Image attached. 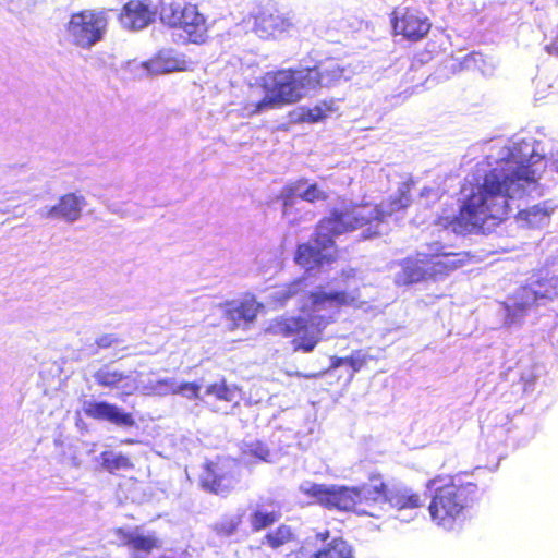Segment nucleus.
Returning <instances> with one entry per match:
<instances>
[{"instance_id":"26","label":"nucleus","mask_w":558,"mask_h":558,"mask_svg":"<svg viewBox=\"0 0 558 558\" xmlns=\"http://www.w3.org/2000/svg\"><path fill=\"white\" fill-rule=\"evenodd\" d=\"M336 110V102L333 100L323 101L313 108H301L298 120L308 123L319 122L331 116Z\"/></svg>"},{"instance_id":"19","label":"nucleus","mask_w":558,"mask_h":558,"mask_svg":"<svg viewBox=\"0 0 558 558\" xmlns=\"http://www.w3.org/2000/svg\"><path fill=\"white\" fill-rule=\"evenodd\" d=\"M118 545L128 546L135 553L149 554L153 549H159L162 546L161 541L154 534H145L138 527L133 530L118 529L114 532Z\"/></svg>"},{"instance_id":"14","label":"nucleus","mask_w":558,"mask_h":558,"mask_svg":"<svg viewBox=\"0 0 558 558\" xmlns=\"http://www.w3.org/2000/svg\"><path fill=\"white\" fill-rule=\"evenodd\" d=\"M93 377L101 387L118 389L120 396H131L140 389L137 377L134 374H124L110 364L101 366Z\"/></svg>"},{"instance_id":"17","label":"nucleus","mask_w":558,"mask_h":558,"mask_svg":"<svg viewBox=\"0 0 558 558\" xmlns=\"http://www.w3.org/2000/svg\"><path fill=\"white\" fill-rule=\"evenodd\" d=\"M430 24L414 10H405L403 13L396 12L393 29L405 38L416 41L423 38L429 31Z\"/></svg>"},{"instance_id":"8","label":"nucleus","mask_w":558,"mask_h":558,"mask_svg":"<svg viewBox=\"0 0 558 558\" xmlns=\"http://www.w3.org/2000/svg\"><path fill=\"white\" fill-rule=\"evenodd\" d=\"M557 295V277L542 278L519 288L505 304V323L508 326L520 324L534 304H539L543 300H551Z\"/></svg>"},{"instance_id":"34","label":"nucleus","mask_w":558,"mask_h":558,"mask_svg":"<svg viewBox=\"0 0 558 558\" xmlns=\"http://www.w3.org/2000/svg\"><path fill=\"white\" fill-rule=\"evenodd\" d=\"M203 386L196 383H178L175 393L182 397L193 400L198 399L202 401L203 395H201Z\"/></svg>"},{"instance_id":"24","label":"nucleus","mask_w":558,"mask_h":558,"mask_svg":"<svg viewBox=\"0 0 558 558\" xmlns=\"http://www.w3.org/2000/svg\"><path fill=\"white\" fill-rule=\"evenodd\" d=\"M238 395L235 386H228L225 380L205 386L202 401L209 403L210 400L233 402Z\"/></svg>"},{"instance_id":"38","label":"nucleus","mask_w":558,"mask_h":558,"mask_svg":"<svg viewBox=\"0 0 558 558\" xmlns=\"http://www.w3.org/2000/svg\"><path fill=\"white\" fill-rule=\"evenodd\" d=\"M365 364V356L361 353H355L347 357V365H349L353 372L360 371Z\"/></svg>"},{"instance_id":"11","label":"nucleus","mask_w":558,"mask_h":558,"mask_svg":"<svg viewBox=\"0 0 558 558\" xmlns=\"http://www.w3.org/2000/svg\"><path fill=\"white\" fill-rule=\"evenodd\" d=\"M234 466L235 462L230 459L207 464L201 475L202 486L215 494L228 493L236 483Z\"/></svg>"},{"instance_id":"36","label":"nucleus","mask_w":558,"mask_h":558,"mask_svg":"<svg viewBox=\"0 0 558 558\" xmlns=\"http://www.w3.org/2000/svg\"><path fill=\"white\" fill-rule=\"evenodd\" d=\"M244 323H250L255 319L258 310L260 308V304L257 303L254 299L245 300L241 303Z\"/></svg>"},{"instance_id":"46","label":"nucleus","mask_w":558,"mask_h":558,"mask_svg":"<svg viewBox=\"0 0 558 558\" xmlns=\"http://www.w3.org/2000/svg\"><path fill=\"white\" fill-rule=\"evenodd\" d=\"M134 558H138L137 556H135Z\"/></svg>"},{"instance_id":"40","label":"nucleus","mask_w":558,"mask_h":558,"mask_svg":"<svg viewBox=\"0 0 558 558\" xmlns=\"http://www.w3.org/2000/svg\"><path fill=\"white\" fill-rule=\"evenodd\" d=\"M347 364V357H331L330 368H338L341 365Z\"/></svg>"},{"instance_id":"23","label":"nucleus","mask_w":558,"mask_h":558,"mask_svg":"<svg viewBox=\"0 0 558 558\" xmlns=\"http://www.w3.org/2000/svg\"><path fill=\"white\" fill-rule=\"evenodd\" d=\"M280 518L281 512L274 504H258L250 515V523L253 531H260L272 525Z\"/></svg>"},{"instance_id":"9","label":"nucleus","mask_w":558,"mask_h":558,"mask_svg":"<svg viewBox=\"0 0 558 558\" xmlns=\"http://www.w3.org/2000/svg\"><path fill=\"white\" fill-rule=\"evenodd\" d=\"M108 13L105 9H84L70 15L66 23L68 40L82 49H90L107 33Z\"/></svg>"},{"instance_id":"29","label":"nucleus","mask_w":558,"mask_h":558,"mask_svg":"<svg viewBox=\"0 0 558 558\" xmlns=\"http://www.w3.org/2000/svg\"><path fill=\"white\" fill-rule=\"evenodd\" d=\"M305 287H306L305 279L301 278V279H298V280L291 282L290 284L282 286V287L275 289L270 293V298L274 300V302L283 304L290 298H293V296L298 295L299 293H301Z\"/></svg>"},{"instance_id":"44","label":"nucleus","mask_w":558,"mask_h":558,"mask_svg":"<svg viewBox=\"0 0 558 558\" xmlns=\"http://www.w3.org/2000/svg\"><path fill=\"white\" fill-rule=\"evenodd\" d=\"M344 275H345L347 277H352V276H354V270H353V269H350L348 272H344Z\"/></svg>"},{"instance_id":"39","label":"nucleus","mask_w":558,"mask_h":558,"mask_svg":"<svg viewBox=\"0 0 558 558\" xmlns=\"http://www.w3.org/2000/svg\"><path fill=\"white\" fill-rule=\"evenodd\" d=\"M140 376H141V374H137L136 377H140ZM155 380L156 379H148L147 381H144V380H141L140 378H137V383L140 384V389H137V391H141L142 393L148 395V396L154 395L153 391L150 390V387H154Z\"/></svg>"},{"instance_id":"22","label":"nucleus","mask_w":558,"mask_h":558,"mask_svg":"<svg viewBox=\"0 0 558 558\" xmlns=\"http://www.w3.org/2000/svg\"><path fill=\"white\" fill-rule=\"evenodd\" d=\"M150 68L153 69L154 75L185 71L189 69L185 59L171 50H162L150 59Z\"/></svg>"},{"instance_id":"42","label":"nucleus","mask_w":558,"mask_h":558,"mask_svg":"<svg viewBox=\"0 0 558 558\" xmlns=\"http://www.w3.org/2000/svg\"><path fill=\"white\" fill-rule=\"evenodd\" d=\"M329 537H330V533H329V531H327V530H326V531H324V532H318V533L316 534V538H317V539H320V541H323V542H326Z\"/></svg>"},{"instance_id":"5","label":"nucleus","mask_w":558,"mask_h":558,"mask_svg":"<svg viewBox=\"0 0 558 558\" xmlns=\"http://www.w3.org/2000/svg\"><path fill=\"white\" fill-rule=\"evenodd\" d=\"M305 69L281 70L263 77L265 97L254 105L252 113H262L284 104H294L313 92V83Z\"/></svg>"},{"instance_id":"13","label":"nucleus","mask_w":558,"mask_h":558,"mask_svg":"<svg viewBox=\"0 0 558 558\" xmlns=\"http://www.w3.org/2000/svg\"><path fill=\"white\" fill-rule=\"evenodd\" d=\"M156 13L148 0H131L124 4L119 22L124 29L136 32L151 24Z\"/></svg>"},{"instance_id":"10","label":"nucleus","mask_w":558,"mask_h":558,"mask_svg":"<svg viewBox=\"0 0 558 558\" xmlns=\"http://www.w3.org/2000/svg\"><path fill=\"white\" fill-rule=\"evenodd\" d=\"M160 19L171 27L182 28L192 43H201L207 32L205 17L193 4L171 3L163 5Z\"/></svg>"},{"instance_id":"35","label":"nucleus","mask_w":558,"mask_h":558,"mask_svg":"<svg viewBox=\"0 0 558 558\" xmlns=\"http://www.w3.org/2000/svg\"><path fill=\"white\" fill-rule=\"evenodd\" d=\"M328 198V192L319 186L317 183H311L305 194V202L315 203L317 201H325Z\"/></svg>"},{"instance_id":"20","label":"nucleus","mask_w":558,"mask_h":558,"mask_svg":"<svg viewBox=\"0 0 558 558\" xmlns=\"http://www.w3.org/2000/svg\"><path fill=\"white\" fill-rule=\"evenodd\" d=\"M554 206L546 201L518 213V221L527 228H544L549 225Z\"/></svg>"},{"instance_id":"21","label":"nucleus","mask_w":558,"mask_h":558,"mask_svg":"<svg viewBox=\"0 0 558 558\" xmlns=\"http://www.w3.org/2000/svg\"><path fill=\"white\" fill-rule=\"evenodd\" d=\"M293 26L289 19L274 14H263L255 17L254 29L262 38H268L288 32Z\"/></svg>"},{"instance_id":"15","label":"nucleus","mask_w":558,"mask_h":558,"mask_svg":"<svg viewBox=\"0 0 558 558\" xmlns=\"http://www.w3.org/2000/svg\"><path fill=\"white\" fill-rule=\"evenodd\" d=\"M83 410L88 417L107 421L118 427H132L135 425L133 415L113 403L106 401H85Z\"/></svg>"},{"instance_id":"2","label":"nucleus","mask_w":558,"mask_h":558,"mask_svg":"<svg viewBox=\"0 0 558 558\" xmlns=\"http://www.w3.org/2000/svg\"><path fill=\"white\" fill-rule=\"evenodd\" d=\"M410 185L403 183L398 190V196L379 206L359 205L337 208L330 216L323 219L316 229L313 243L301 244L295 254L298 265L307 271L335 258L333 239L342 233L353 231L357 227L368 225L363 232L364 239L381 234V225L388 216L405 208L410 204Z\"/></svg>"},{"instance_id":"25","label":"nucleus","mask_w":558,"mask_h":558,"mask_svg":"<svg viewBox=\"0 0 558 558\" xmlns=\"http://www.w3.org/2000/svg\"><path fill=\"white\" fill-rule=\"evenodd\" d=\"M310 558H354V556L347 541L335 537Z\"/></svg>"},{"instance_id":"28","label":"nucleus","mask_w":558,"mask_h":558,"mask_svg":"<svg viewBox=\"0 0 558 558\" xmlns=\"http://www.w3.org/2000/svg\"><path fill=\"white\" fill-rule=\"evenodd\" d=\"M99 462L102 465V468L109 471L110 473H113L114 471L119 470H128L133 466L130 459L126 456L113 451L102 452L99 456Z\"/></svg>"},{"instance_id":"16","label":"nucleus","mask_w":558,"mask_h":558,"mask_svg":"<svg viewBox=\"0 0 558 558\" xmlns=\"http://www.w3.org/2000/svg\"><path fill=\"white\" fill-rule=\"evenodd\" d=\"M85 206L86 199L83 195L69 193L63 195L57 205L43 207L39 214L45 218H59L66 222H74L80 219Z\"/></svg>"},{"instance_id":"37","label":"nucleus","mask_w":558,"mask_h":558,"mask_svg":"<svg viewBox=\"0 0 558 558\" xmlns=\"http://www.w3.org/2000/svg\"><path fill=\"white\" fill-rule=\"evenodd\" d=\"M242 305L240 304H233L231 305L227 311V317L232 320L236 326H239L242 322H244V315Z\"/></svg>"},{"instance_id":"3","label":"nucleus","mask_w":558,"mask_h":558,"mask_svg":"<svg viewBox=\"0 0 558 558\" xmlns=\"http://www.w3.org/2000/svg\"><path fill=\"white\" fill-rule=\"evenodd\" d=\"M385 485L379 480H374L362 487H344L337 485L316 484L303 482L300 492L314 498L318 504L328 508L343 511H354L359 514L378 518V508L389 505L399 510L418 508L421 500L418 495L407 487L392 488L386 492Z\"/></svg>"},{"instance_id":"4","label":"nucleus","mask_w":558,"mask_h":558,"mask_svg":"<svg viewBox=\"0 0 558 558\" xmlns=\"http://www.w3.org/2000/svg\"><path fill=\"white\" fill-rule=\"evenodd\" d=\"M357 289L342 291H326L318 289L310 293L307 301L302 305V317L276 319L269 330L283 337L295 336L293 344L295 350L312 352L322 339L325 328L332 324L342 306H360Z\"/></svg>"},{"instance_id":"43","label":"nucleus","mask_w":558,"mask_h":558,"mask_svg":"<svg viewBox=\"0 0 558 558\" xmlns=\"http://www.w3.org/2000/svg\"><path fill=\"white\" fill-rule=\"evenodd\" d=\"M550 167L553 168V170L558 172V154L556 156H553L550 160Z\"/></svg>"},{"instance_id":"12","label":"nucleus","mask_w":558,"mask_h":558,"mask_svg":"<svg viewBox=\"0 0 558 558\" xmlns=\"http://www.w3.org/2000/svg\"><path fill=\"white\" fill-rule=\"evenodd\" d=\"M311 182L305 179H300L287 184L280 192L279 198L282 201V216L291 226L299 225L302 221L312 220L313 214L306 211L302 216H298L299 199L304 201L307 187Z\"/></svg>"},{"instance_id":"18","label":"nucleus","mask_w":558,"mask_h":558,"mask_svg":"<svg viewBox=\"0 0 558 558\" xmlns=\"http://www.w3.org/2000/svg\"><path fill=\"white\" fill-rule=\"evenodd\" d=\"M314 80L313 90L318 87H330L341 80H349L352 71L348 70L337 60H327L313 69H305Z\"/></svg>"},{"instance_id":"45","label":"nucleus","mask_w":558,"mask_h":558,"mask_svg":"<svg viewBox=\"0 0 558 558\" xmlns=\"http://www.w3.org/2000/svg\"><path fill=\"white\" fill-rule=\"evenodd\" d=\"M317 375H307L305 376L306 378H312V377H316Z\"/></svg>"},{"instance_id":"32","label":"nucleus","mask_w":558,"mask_h":558,"mask_svg":"<svg viewBox=\"0 0 558 558\" xmlns=\"http://www.w3.org/2000/svg\"><path fill=\"white\" fill-rule=\"evenodd\" d=\"M123 69L132 74L134 77L142 78L144 76L154 75L153 69L150 68V60L137 61L129 60L125 62Z\"/></svg>"},{"instance_id":"7","label":"nucleus","mask_w":558,"mask_h":558,"mask_svg":"<svg viewBox=\"0 0 558 558\" xmlns=\"http://www.w3.org/2000/svg\"><path fill=\"white\" fill-rule=\"evenodd\" d=\"M439 243H433L408 258L403 264L404 283L418 282L428 278H437L461 266L462 260L457 254L445 252Z\"/></svg>"},{"instance_id":"27","label":"nucleus","mask_w":558,"mask_h":558,"mask_svg":"<svg viewBox=\"0 0 558 558\" xmlns=\"http://www.w3.org/2000/svg\"><path fill=\"white\" fill-rule=\"evenodd\" d=\"M270 451L260 441L244 442L241 447V459L244 463L269 462Z\"/></svg>"},{"instance_id":"33","label":"nucleus","mask_w":558,"mask_h":558,"mask_svg":"<svg viewBox=\"0 0 558 558\" xmlns=\"http://www.w3.org/2000/svg\"><path fill=\"white\" fill-rule=\"evenodd\" d=\"M178 381L173 377L160 378L156 379L154 387H150V390L155 396H167L170 393H175Z\"/></svg>"},{"instance_id":"6","label":"nucleus","mask_w":558,"mask_h":558,"mask_svg":"<svg viewBox=\"0 0 558 558\" xmlns=\"http://www.w3.org/2000/svg\"><path fill=\"white\" fill-rule=\"evenodd\" d=\"M442 478L436 477L428 482V488L435 489V495L429 505V514L438 525L450 529L452 523L462 514L472 496L476 493L473 483H460V478H453L448 484L439 485Z\"/></svg>"},{"instance_id":"1","label":"nucleus","mask_w":558,"mask_h":558,"mask_svg":"<svg viewBox=\"0 0 558 558\" xmlns=\"http://www.w3.org/2000/svg\"><path fill=\"white\" fill-rule=\"evenodd\" d=\"M545 168L543 145L532 135L492 143L473 181L461 190L459 210L444 209L436 227L454 234L489 231L519 207L518 201L541 195L538 180Z\"/></svg>"},{"instance_id":"41","label":"nucleus","mask_w":558,"mask_h":558,"mask_svg":"<svg viewBox=\"0 0 558 558\" xmlns=\"http://www.w3.org/2000/svg\"><path fill=\"white\" fill-rule=\"evenodd\" d=\"M111 343H112V341H111L110 337H102L98 341V345L101 348H108L111 345Z\"/></svg>"},{"instance_id":"30","label":"nucleus","mask_w":558,"mask_h":558,"mask_svg":"<svg viewBox=\"0 0 558 558\" xmlns=\"http://www.w3.org/2000/svg\"><path fill=\"white\" fill-rule=\"evenodd\" d=\"M293 539V532L288 525H280L274 532L268 533L264 539L263 544H267L271 548L276 549L281 547L282 545L291 542Z\"/></svg>"},{"instance_id":"31","label":"nucleus","mask_w":558,"mask_h":558,"mask_svg":"<svg viewBox=\"0 0 558 558\" xmlns=\"http://www.w3.org/2000/svg\"><path fill=\"white\" fill-rule=\"evenodd\" d=\"M242 517L243 515L241 513L223 517L218 523H216L215 531L221 536H230L234 534L242 522Z\"/></svg>"}]
</instances>
